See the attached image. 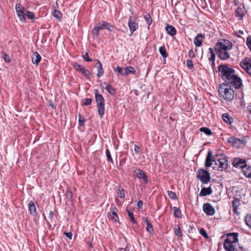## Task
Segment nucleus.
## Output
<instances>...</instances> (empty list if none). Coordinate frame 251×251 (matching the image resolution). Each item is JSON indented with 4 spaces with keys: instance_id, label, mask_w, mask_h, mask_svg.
<instances>
[{
    "instance_id": "obj_33",
    "label": "nucleus",
    "mask_w": 251,
    "mask_h": 251,
    "mask_svg": "<svg viewBox=\"0 0 251 251\" xmlns=\"http://www.w3.org/2000/svg\"><path fill=\"white\" fill-rule=\"evenodd\" d=\"M173 209L174 216L177 218H180L181 217V212L180 209L176 207H174Z\"/></svg>"
},
{
    "instance_id": "obj_42",
    "label": "nucleus",
    "mask_w": 251,
    "mask_h": 251,
    "mask_svg": "<svg viewBox=\"0 0 251 251\" xmlns=\"http://www.w3.org/2000/svg\"><path fill=\"white\" fill-rule=\"evenodd\" d=\"M79 72L82 73L84 76H85L87 77H89L91 74L90 72L88 70L85 69L84 67Z\"/></svg>"
},
{
    "instance_id": "obj_50",
    "label": "nucleus",
    "mask_w": 251,
    "mask_h": 251,
    "mask_svg": "<svg viewBox=\"0 0 251 251\" xmlns=\"http://www.w3.org/2000/svg\"><path fill=\"white\" fill-rule=\"evenodd\" d=\"M25 15L28 17V18L30 20H32L34 18V14L30 11H27Z\"/></svg>"
},
{
    "instance_id": "obj_40",
    "label": "nucleus",
    "mask_w": 251,
    "mask_h": 251,
    "mask_svg": "<svg viewBox=\"0 0 251 251\" xmlns=\"http://www.w3.org/2000/svg\"><path fill=\"white\" fill-rule=\"evenodd\" d=\"M18 16L19 17L21 21L25 22V14L23 11H20L19 12H17Z\"/></svg>"
},
{
    "instance_id": "obj_55",
    "label": "nucleus",
    "mask_w": 251,
    "mask_h": 251,
    "mask_svg": "<svg viewBox=\"0 0 251 251\" xmlns=\"http://www.w3.org/2000/svg\"><path fill=\"white\" fill-rule=\"evenodd\" d=\"M118 195L121 198H124L125 197V195L123 189L119 190Z\"/></svg>"
},
{
    "instance_id": "obj_21",
    "label": "nucleus",
    "mask_w": 251,
    "mask_h": 251,
    "mask_svg": "<svg viewBox=\"0 0 251 251\" xmlns=\"http://www.w3.org/2000/svg\"><path fill=\"white\" fill-rule=\"evenodd\" d=\"M240 205V201L237 198H234L232 201L233 211L235 213L239 214V212L237 211L238 207Z\"/></svg>"
},
{
    "instance_id": "obj_34",
    "label": "nucleus",
    "mask_w": 251,
    "mask_h": 251,
    "mask_svg": "<svg viewBox=\"0 0 251 251\" xmlns=\"http://www.w3.org/2000/svg\"><path fill=\"white\" fill-rule=\"evenodd\" d=\"M209 53L211 54L210 57L209 58V60L210 61H212V63H214L215 59V54L214 52V50L212 48H209Z\"/></svg>"
},
{
    "instance_id": "obj_18",
    "label": "nucleus",
    "mask_w": 251,
    "mask_h": 251,
    "mask_svg": "<svg viewBox=\"0 0 251 251\" xmlns=\"http://www.w3.org/2000/svg\"><path fill=\"white\" fill-rule=\"evenodd\" d=\"M142 221L144 223L146 224V230L151 234L153 232V228L152 224L149 222L148 218H143Z\"/></svg>"
},
{
    "instance_id": "obj_29",
    "label": "nucleus",
    "mask_w": 251,
    "mask_h": 251,
    "mask_svg": "<svg viewBox=\"0 0 251 251\" xmlns=\"http://www.w3.org/2000/svg\"><path fill=\"white\" fill-rule=\"evenodd\" d=\"M129 73H135V70L134 68L133 67L131 66H127L125 68V72H124V74H123V75H127Z\"/></svg>"
},
{
    "instance_id": "obj_7",
    "label": "nucleus",
    "mask_w": 251,
    "mask_h": 251,
    "mask_svg": "<svg viewBox=\"0 0 251 251\" xmlns=\"http://www.w3.org/2000/svg\"><path fill=\"white\" fill-rule=\"evenodd\" d=\"M128 26L130 32V36L135 32L139 27L138 22L136 21L135 19L133 18L132 17H129L128 21Z\"/></svg>"
},
{
    "instance_id": "obj_57",
    "label": "nucleus",
    "mask_w": 251,
    "mask_h": 251,
    "mask_svg": "<svg viewBox=\"0 0 251 251\" xmlns=\"http://www.w3.org/2000/svg\"><path fill=\"white\" fill-rule=\"evenodd\" d=\"M66 194L68 199H71L72 198L73 194L70 190L67 191Z\"/></svg>"
},
{
    "instance_id": "obj_16",
    "label": "nucleus",
    "mask_w": 251,
    "mask_h": 251,
    "mask_svg": "<svg viewBox=\"0 0 251 251\" xmlns=\"http://www.w3.org/2000/svg\"><path fill=\"white\" fill-rule=\"evenodd\" d=\"M97 25L99 26V29L100 30L107 29L110 31H112V29H111V28H113V27L112 25L104 21H102L101 23H98Z\"/></svg>"
},
{
    "instance_id": "obj_27",
    "label": "nucleus",
    "mask_w": 251,
    "mask_h": 251,
    "mask_svg": "<svg viewBox=\"0 0 251 251\" xmlns=\"http://www.w3.org/2000/svg\"><path fill=\"white\" fill-rule=\"evenodd\" d=\"M222 120L226 124H230L232 123V118L227 113H224L222 115Z\"/></svg>"
},
{
    "instance_id": "obj_43",
    "label": "nucleus",
    "mask_w": 251,
    "mask_h": 251,
    "mask_svg": "<svg viewBox=\"0 0 251 251\" xmlns=\"http://www.w3.org/2000/svg\"><path fill=\"white\" fill-rule=\"evenodd\" d=\"M78 124L80 126H83L84 125L85 119L81 116V115L79 113L78 114Z\"/></svg>"
},
{
    "instance_id": "obj_60",
    "label": "nucleus",
    "mask_w": 251,
    "mask_h": 251,
    "mask_svg": "<svg viewBox=\"0 0 251 251\" xmlns=\"http://www.w3.org/2000/svg\"><path fill=\"white\" fill-rule=\"evenodd\" d=\"M134 150L136 154H139L140 153V148L137 145H135L134 146Z\"/></svg>"
},
{
    "instance_id": "obj_63",
    "label": "nucleus",
    "mask_w": 251,
    "mask_h": 251,
    "mask_svg": "<svg viewBox=\"0 0 251 251\" xmlns=\"http://www.w3.org/2000/svg\"><path fill=\"white\" fill-rule=\"evenodd\" d=\"M247 109L251 114V103L247 106Z\"/></svg>"
},
{
    "instance_id": "obj_53",
    "label": "nucleus",
    "mask_w": 251,
    "mask_h": 251,
    "mask_svg": "<svg viewBox=\"0 0 251 251\" xmlns=\"http://www.w3.org/2000/svg\"><path fill=\"white\" fill-rule=\"evenodd\" d=\"M114 70L115 72H117L120 74L123 75V74H124V73L123 72V68L119 66L116 67L114 69Z\"/></svg>"
},
{
    "instance_id": "obj_8",
    "label": "nucleus",
    "mask_w": 251,
    "mask_h": 251,
    "mask_svg": "<svg viewBox=\"0 0 251 251\" xmlns=\"http://www.w3.org/2000/svg\"><path fill=\"white\" fill-rule=\"evenodd\" d=\"M226 238L224 242L236 244L238 242V233L236 232L229 233L226 234Z\"/></svg>"
},
{
    "instance_id": "obj_9",
    "label": "nucleus",
    "mask_w": 251,
    "mask_h": 251,
    "mask_svg": "<svg viewBox=\"0 0 251 251\" xmlns=\"http://www.w3.org/2000/svg\"><path fill=\"white\" fill-rule=\"evenodd\" d=\"M203 211L209 216L213 215L215 213V208L210 203H205L202 206Z\"/></svg>"
},
{
    "instance_id": "obj_4",
    "label": "nucleus",
    "mask_w": 251,
    "mask_h": 251,
    "mask_svg": "<svg viewBox=\"0 0 251 251\" xmlns=\"http://www.w3.org/2000/svg\"><path fill=\"white\" fill-rule=\"evenodd\" d=\"M226 86H222V84L219 85V93L220 97L227 101H231L234 97V91L233 88L229 87V88H225Z\"/></svg>"
},
{
    "instance_id": "obj_6",
    "label": "nucleus",
    "mask_w": 251,
    "mask_h": 251,
    "mask_svg": "<svg viewBox=\"0 0 251 251\" xmlns=\"http://www.w3.org/2000/svg\"><path fill=\"white\" fill-rule=\"evenodd\" d=\"M197 177L203 184L208 183L210 180L209 173L202 169H199L197 173Z\"/></svg>"
},
{
    "instance_id": "obj_11",
    "label": "nucleus",
    "mask_w": 251,
    "mask_h": 251,
    "mask_svg": "<svg viewBox=\"0 0 251 251\" xmlns=\"http://www.w3.org/2000/svg\"><path fill=\"white\" fill-rule=\"evenodd\" d=\"M136 176L139 179H143L144 182L147 184L148 182V177L146 174L141 169H137L134 171Z\"/></svg>"
},
{
    "instance_id": "obj_44",
    "label": "nucleus",
    "mask_w": 251,
    "mask_h": 251,
    "mask_svg": "<svg viewBox=\"0 0 251 251\" xmlns=\"http://www.w3.org/2000/svg\"><path fill=\"white\" fill-rule=\"evenodd\" d=\"M167 193L168 196L170 199L175 200L177 198L175 192H173L171 191H168Z\"/></svg>"
},
{
    "instance_id": "obj_54",
    "label": "nucleus",
    "mask_w": 251,
    "mask_h": 251,
    "mask_svg": "<svg viewBox=\"0 0 251 251\" xmlns=\"http://www.w3.org/2000/svg\"><path fill=\"white\" fill-rule=\"evenodd\" d=\"M15 9L17 12H19L20 11H23V8L20 3L16 4Z\"/></svg>"
},
{
    "instance_id": "obj_59",
    "label": "nucleus",
    "mask_w": 251,
    "mask_h": 251,
    "mask_svg": "<svg viewBox=\"0 0 251 251\" xmlns=\"http://www.w3.org/2000/svg\"><path fill=\"white\" fill-rule=\"evenodd\" d=\"M64 234L65 235V236L69 238L70 239H71L72 238V236H73V234L72 232H64Z\"/></svg>"
},
{
    "instance_id": "obj_31",
    "label": "nucleus",
    "mask_w": 251,
    "mask_h": 251,
    "mask_svg": "<svg viewBox=\"0 0 251 251\" xmlns=\"http://www.w3.org/2000/svg\"><path fill=\"white\" fill-rule=\"evenodd\" d=\"M200 131L201 132H202L205 133L206 135L210 136L212 134V132L211 130L207 127H202L200 128Z\"/></svg>"
},
{
    "instance_id": "obj_3",
    "label": "nucleus",
    "mask_w": 251,
    "mask_h": 251,
    "mask_svg": "<svg viewBox=\"0 0 251 251\" xmlns=\"http://www.w3.org/2000/svg\"><path fill=\"white\" fill-rule=\"evenodd\" d=\"M232 48V44L227 40H223L217 43L215 46V50L218 57L221 60H226L229 58L230 55L229 50Z\"/></svg>"
},
{
    "instance_id": "obj_25",
    "label": "nucleus",
    "mask_w": 251,
    "mask_h": 251,
    "mask_svg": "<svg viewBox=\"0 0 251 251\" xmlns=\"http://www.w3.org/2000/svg\"><path fill=\"white\" fill-rule=\"evenodd\" d=\"M96 67L97 68V69H98V74H97L98 76V77L101 76L104 74V71H103V70L102 68V66L101 63L100 62V61H99L98 60H97V63L96 64Z\"/></svg>"
},
{
    "instance_id": "obj_36",
    "label": "nucleus",
    "mask_w": 251,
    "mask_h": 251,
    "mask_svg": "<svg viewBox=\"0 0 251 251\" xmlns=\"http://www.w3.org/2000/svg\"><path fill=\"white\" fill-rule=\"evenodd\" d=\"M127 212L128 216L130 218V220H131V222L133 224H136V221H135V220L134 219V215H133V211H131V210H128V208H127Z\"/></svg>"
},
{
    "instance_id": "obj_15",
    "label": "nucleus",
    "mask_w": 251,
    "mask_h": 251,
    "mask_svg": "<svg viewBox=\"0 0 251 251\" xmlns=\"http://www.w3.org/2000/svg\"><path fill=\"white\" fill-rule=\"evenodd\" d=\"M227 142L228 143L232 144L233 146L237 148L239 147L242 145L243 142L242 140L234 137H230L228 139Z\"/></svg>"
},
{
    "instance_id": "obj_30",
    "label": "nucleus",
    "mask_w": 251,
    "mask_h": 251,
    "mask_svg": "<svg viewBox=\"0 0 251 251\" xmlns=\"http://www.w3.org/2000/svg\"><path fill=\"white\" fill-rule=\"evenodd\" d=\"M144 18L148 25V28L149 29L150 26L151 25L152 22V20L151 17V15H150V14L147 13L144 16Z\"/></svg>"
},
{
    "instance_id": "obj_10",
    "label": "nucleus",
    "mask_w": 251,
    "mask_h": 251,
    "mask_svg": "<svg viewBox=\"0 0 251 251\" xmlns=\"http://www.w3.org/2000/svg\"><path fill=\"white\" fill-rule=\"evenodd\" d=\"M232 164L234 167L242 169L246 166V161L244 159L236 157L233 159Z\"/></svg>"
},
{
    "instance_id": "obj_17",
    "label": "nucleus",
    "mask_w": 251,
    "mask_h": 251,
    "mask_svg": "<svg viewBox=\"0 0 251 251\" xmlns=\"http://www.w3.org/2000/svg\"><path fill=\"white\" fill-rule=\"evenodd\" d=\"M212 189L211 186H209L207 188L203 187L201 188L200 193L199 196L200 197L206 196L207 195H210L212 193Z\"/></svg>"
},
{
    "instance_id": "obj_20",
    "label": "nucleus",
    "mask_w": 251,
    "mask_h": 251,
    "mask_svg": "<svg viewBox=\"0 0 251 251\" xmlns=\"http://www.w3.org/2000/svg\"><path fill=\"white\" fill-rule=\"evenodd\" d=\"M28 207L30 214L33 216H36L37 214L36 208L34 202L32 201H30L28 203Z\"/></svg>"
},
{
    "instance_id": "obj_64",
    "label": "nucleus",
    "mask_w": 251,
    "mask_h": 251,
    "mask_svg": "<svg viewBox=\"0 0 251 251\" xmlns=\"http://www.w3.org/2000/svg\"><path fill=\"white\" fill-rule=\"evenodd\" d=\"M233 2L235 4V5H237L239 3V2H238V0H233Z\"/></svg>"
},
{
    "instance_id": "obj_24",
    "label": "nucleus",
    "mask_w": 251,
    "mask_h": 251,
    "mask_svg": "<svg viewBox=\"0 0 251 251\" xmlns=\"http://www.w3.org/2000/svg\"><path fill=\"white\" fill-rule=\"evenodd\" d=\"M242 172L245 176L251 178V166H244L242 169Z\"/></svg>"
},
{
    "instance_id": "obj_35",
    "label": "nucleus",
    "mask_w": 251,
    "mask_h": 251,
    "mask_svg": "<svg viewBox=\"0 0 251 251\" xmlns=\"http://www.w3.org/2000/svg\"><path fill=\"white\" fill-rule=\"evenodd\" d=\"M105 89L110 94L112 95H115L116 90L111 85H107V87H105Z\"/></svg>"
},
{
    "instance_id": "obj_62",
    "label": "nucleus",
    "mask_w": 251,
    "mask_h": 251,
    "mask_svg": "<svg viewBox=\"0 0 251 251\" xmlns=\"http://www.w3.org/2000/svg\"><path fill=\"white\" fill-rule=\"evenodd\" d=\"M238 251H248L246 249L243 248L242 247H239Z\"/></svg>"
},
{
    "instance_id": "obj_48",
    "label": "nucleus",
    "mask_w": 251,
    "mask_h": 251,
    "mask_svg": "<svg viewBox=\"0 0 251 251\" xmlns=\"http://www.w3.org/2000/svg\"><path fill=\"white\" fill-rule=\"evenodd\" d=\"M105 153H106V157L107 158V160H108V161L113 163V159H112V157L111 156L110 151H109L108 149H107L106 150V152Z\"/></svg>"
},
{
    "instance_id": "obj_51",
    "label": "nucleus",
    "mask_w": 251,
    "mask_h": 251,
    "mask_svg": "<svg viewBox=\"0 0 251 251\" xmlns=\"http://www.w3.org/2000/svg\"><path fill=\"white\" fill-rule=\"evenodd\" d=\"M246 44L251 51V36L247 37Z\"/></svg>"
},
{
    "instance_id": "obj_49",
    "label": "nucleus",
    "mask_w": 251,
    "mask_h": 251,
    "mask_svg": "<svg viewBox=\"0 0 251 251\" xmlns=\"http://www.w3.org/2000/svg\"><path fill=\"white\" fill-rule=\"evenodd\" d=\"M200 233L204 237H205L206 238H209V236L208 235V234L207 233V232L203 228H201L200 229Z\"/></svg>"
},
{
    "instance_id": "obj_2",
    "label": "nucleus",
    "mask_w": 251,
    "mask_h": 251,
    "mask_svg": "<svg viewBox=\"0 0 251 251\" xmlns=\"http://www.w3.org/2000/svg\"><path fill=\"white\" fill-rule=\"evenodd\" d=\"M212 162H215V165L213 167L214 169H217L219 171L225 170L227 168L228 163L227 158L223 154H221L218 157L216 155L212 157L211 151H209L206 158L205 166L210 167L212 165Z\"/></svg>"
},
{
    "instance_id": "obj_28",
    "label": "nucleus",
    "mask_w": 251,
    "mask_h": 251,
    "mask_svg": "<svg viewBox=\"0 0 251 251\" xmlns=\"http://www.w3.org/2000/svg\"><path fill=\"white\" fill-rule=\"evenodd\" d=\"M159 51L163 58L164 59V61H165L166 58L168 56V54L166 52L165 47L164 46L160 47L159 48Z\"/></svg>"
},
{
    "instance_id": "obj_37",
    "label": "nucleus",
    "mask_w": 251,
    "mask_h": 251,
    "mask_svg": "<svg viewBox=\"0 0 251 251\" xmlns=\"http://www.w3.org/2000/svg\"><path fill=\"white\" fill-rule=\"evenodd\" d=\"M52 15L56 18L60 19L62 18V13L58 10L55 9L52 12Z\"/></svg>"
},
{
    "instance_id": "obj_1",
    "label": "nucleus",
    "mask_w": 251,
    "mask_h": 251,
    "mask_svg": "<svg viewBox=\"0 0 251 251\" xmlns=\"http://www.w3.org/2000/svg\"><path fill=\"white\" fill-rule=\"evenodd\" d=\"M218 71L221 73V77L224 80L222 86H226L236 89H240L243 86L241 78L236 74L234 69L229 68L226 64L218 66Z\"/></svg>"
},
{
    "instance_id": "obj_5",
    "label": "nucleus",
    "mask_w": 251,
    "mask_h": 251,
    "mask_svg": "<svg viewBox=\"0 0 251 251\" xmlns=\"http://www.w3.org/2000/svg\"><path fill=\"white\" fill-rule=\"evenodd\" d=\"M94 94L96 101L97 103L98 113L100 118H102L105 111L104 99L103 96L99 93V91L98 89H95L94 90Z\"/></svg>"
},
{
    "instance_id": "obj_13",
    "label": "nucleus",
    "mask_w": 251,
    "mask_h": 251,
    "mask_svg": "<svg viewBox=\"0 0 251 251\" xmlns=\"http://www.w3.org/2000/svg\"><path fill=\"white\" fill-rule=\"evenodd\" d=\"M112 211L108 213L109 218L113 222H117L119 221V217L117 214V209L115 206L112 207Z\"/></svg>"
},
{
    "instance_id": "obj_61",
    "label": "nucleus",
    "mask_w": 251,
    "mask_h": 251,
    "mask_svg": "<svg viewBox=\"0 0 251 251\" xmlns=\"http://www.w3.org/2000/svg\"><path fill=\"white\" fill-rule=\"evenodd\" d=\"M143 201H139L137 203V207L138 208H140L143 206Z\"/></svg>"
},
{
    "instance_id": "obj_56",
    "label": "nucleus",
    "mask_w": 251,
    "mask_h": 251,
    "mask_svg": "<svg viewBox=\"0 0 251 251\" xmlns=\"http://www.w3.org/2000/svg\"><path fill=\"white\" fill-rule=\"evenodd\" d=\"M188 56L190 58H193L195 56V54L193 50H190L188 52Z\"/></svg>"
},
{
    "instance_id": "obj_52",
    "label": "nucleus",
    "mask_w": 251,
    "mask_h": 251,
    "mask_svg": "<svg viewBox=\"0 0 251 251\" xmlns=\"http://www.w3.org/2000/svg\"><path fill=\"white\" fill-rule=\"evenodd\" d=\"M186 65L190 69L194 67V65L191 60H187L186 61Z\"/></svg>"
},
{
    "instance_id": "obj_23",
    "label": "nucleus",
    "mask_w": 251,
    "mask_h": 251,
    "mask_svg": "<svg viewBox=\"0 0 251 251\" xmlns=\"http://www.w3.org/2000/svg\"><path fill=\"white\" fill-rule=\"evenodd\" d=\"M165 29L167 33L169 35L174 36L176 34V29L173 25H168Z\"/></svg>"
},
{
    "instance_id": "obj_22",
    "label": "nucleus",
    "mask_w": 251,
    "mask_h": 251,
    "mask_svg": "<svg viewBox=\"0 0 251 251\" xmlns=\"http://www.w3.org/2000/svg\"><path fill=\"white\" fill-rule=\"evenodd\" d=\"M241 66L251 76V64L243 61L241 63Z\"/></svg>"
},
{
    "instance_id": "obj_58",
    "label": "nucleus",
    "mask_w": 251,
    "mask_h": 251,
    "mask_svg": "<svg viewBox=\"0 0 251 251\" xmlns=\"http://www.w3.org/2000/svg\"><path fill=\"white\" fill-rule=\"evenodd\" d=\"M53 215H54V213H53V211H50V212L49 217V219L50 220V222H53Z\"/></svg>"
},
{
    "instance_id": "obj_26",
    "label": "nucleus",
    "mask_w": 251,
    "mask_h": 251,
    "mask_svg": "<svg viewBox=\"0 0 251 251\" xmlns=\"http://www.w3.org/2000/svg\"><path fill=\"white\" fill-rule=\"evenodd\" d=\"M41 60V57L40 55L37 52H35L34 53V56L32 57V63L37 65H38Z\"/></svg>"
},
{
    "instance_id": "obj_41",
    "label": "nucleus",
    "mask_w": 251,
    "mask_h": 251,
    "mask_svg": "<svg viewBox=\"0 0 251 251\" xmlns=\"http://www.w3.org/2000/svg\"><path fill=\"white\" fill-rule=\"evenodd\" d=\"M82 57L84 59V60L85 61L87 62H90L92 61V59H91L89 57V52L87 51H86L85 53L83 52H82Z\"/></svg>"
},
{
    "instance_id": "obj_32",
    "label": "nucleus",
    "mask_w": 251,
    "mask_h": 251,
    "mask_svg": "<svg viewBox=\"0 0 251 251\" xmlns=\"http://www.w3.org/2000/svg\"><path fill=\"white\" fill-rule=\"evenodd\" d=\"M174 230L176 235L178 237H180L182 236V232L178 225H175Z\"/></svg>"
},
{
    "instance_id": "obj_47",
    "label": "nucleus",
    "mask_w": 251,
    "mask_h": 251,
    "mask_svg": "<svg viewBox=\"0 0 251 251\" xmlns=\"http://www.w3.org/2000/svg\"><path fill=\"white\" fill-rule=\"evenodd\" d=\"M73 67L75 70L76 71L80 72L81 71L82 68H83L81 65L78 64V63H75L73 65Z\"/></svg>"
},
{
    "instance_id": "obj_19",
    "label": "nucleus",
    "mask_w": 251,
    "mask_h": 251,
    "mask_svg": "<svg viewBox=\"0 0 251 251\" xmlns=\"http://www.w3.org/2000/svg\"><path fill=\"white\" fill-rule=\"evenodd\" d=\"M224 248L226 251H236L235 244L227 242H224Z\"/></svg>"
},
{
    "instance_id": "obj_38",
    "label": "nucleus",
    "mask_w": 251,
    "mask_h": 251,
    "mask_svg": "<svg viewBox=\"0 0 251 251\" xmlns=\"http://www.w3.org/2000/svg\"><path fill=\"white\" fill-rule=\"evenodd\" d=\"M2 57L4 59L5 62L9 63L11 61L9 56L4 51L1 52Z\"/></svg>"
},
{
    "instance_id": "obj_46",
    "label": "nucleus",
    "mask_w": 251,
    "mask_h": 251,
    "mask_svg": "<svg viewBox=\"0 0 251 251\" xmlns=\"http://www.w3.org/2000/svg\"><path fill=\"white\" fill-rule=\"evenodd\" d=\"M245 222L248 226H251V215H248L246 217Z\"/></svg>"
},
{
    "instance_id": "obj_39",
    "label": "nucleus",
    "mask_w": 251,
    "mask_h": 251,
    "mask_svg": "<svg viewBox=\"0 0 251 251\" xmlns=\"http://www.w3.org/2000/svg\"><path fill=\"white\" fill-rule=\"evenodd\" d=\"M91 102L92 99L90 98H85L82 100V104L84 105H89Z\"/></svg>"
},
{
    "instance_id": "obj_12",
    "label": "nucleus",
    "mask_w": 251,
    "mask_h": 251,
    "mask_svg": "<svg viewBox=\"0 0 251 251\" xmlns=\"http://www.w3.org/2000/svg\"><path fill=\"white\" fill-rule=\"evenodd\" d=\"M235 16L239 20H242L245 15V7L244 5H240L235 11Z\"/></svg>"
},
{
    "instance_id": "obj_45",
    "label": "nucleus",
    "mask_w": 251,
    "mask_h": 251,
    "mask_svg": "<svg viewBox=\"0 0 251 251\" xmlns=\"http://www.w3.org/2000/svg\"><path fill=\"white\" fill-rule=\"evenodd\" d=\"M100 30V29H99V26L97 25H96L95 26L94 29L93 30V32H92L93 35L94 36H98L99 34V31Z\"/></svg>"
},
{
    "instance_id": "obj_14",
    "label": "nucleus",
    "mask_w": 251,
    "mask_h": 251,
    "mask_svg": "<svg viewBox=\"0 0 251 251\" xmlns=\"http://www.w3.org/2000/svg\"><path fill=\"white\" fill-rule=\"evenodd\" d=\"M204 38V34L201 33L198 34L194 39V44L197 47H200Z\"/></svg>"
}]
</instances>
